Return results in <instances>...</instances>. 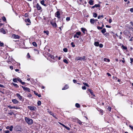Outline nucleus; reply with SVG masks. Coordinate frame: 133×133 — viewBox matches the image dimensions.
<instances>
[{
    "mask_svg": "<svg viewBox=\"0 0 133 133\" xmlns=\"http://www.w3.org/2000/svg\"><path fill=\"white\" fill-rule=\"evenodd\" d=\"M106 32V29L104 28L101 31V32L103 34H104Z\"/></svg>",
    "mask_w": 133,
    "mask_h": 133,
    "instance_id": "5701e85b",
    "label": "nucleus"
},
{
    "mask_svg": "<svg viewBox=\"0 0 133 133\" xmlns=\"http://www.w3.org/2000/svg\"><path fill=\"white\" fill-rule=\"evenodd\" d=\"M4 43L2 42H1V41H0V46H3L4 45Z\"/></svg>",
    "mask_w": 133,
    "mask_h": 133,
    "instance_id": "c03bdc74",
    "label": "nucleus"
},
{
    "mask_svg": "<svg viewBox=\"0 0 133 133\" xmlns=\"http://www.w3.org/2000/svg\"><path fill=\"white\" fill-rule=\"evenodd\" d=\"M0 87L3 88L4 87V86L0 84Z\"/></svg>",
    "mask_w": 133,
    "mask_h": 133,
    "instance_id": "338daca9",
    "label": "nucleus"
},
{
    "mask_svg": "<svg viewBox=\"0 0 133 133\" xmlns=\"http://www.w3.org/2000/svg\"><path fill=\"white\" fill-rule=\"evenodd\" d=\"M101 17L103 18L104 17V16L103 15H99L98 17V18L99 19Z\"/></svg>",
    "mask_w": 133,
    "mask_h": 133,
    "instance_id": "c9c22d12",
    "label": "nucleus"
},
{
    "mask_svg": "<svg viewBox=\"0 0 133 133\" xmlns=\"http://www.w3.org/2000/svg\"><path fill=\"white\" fill-rule=\"evenodd\" d=\"M90 22L91 24H94L95 23V21L94 18H91L90 19Z\"/></svg>",
    "mask_w": 133,
    "mask_h": 133,
    "instance_id": "dca6fc26",
    "label": "nucleus"
},
{
    "mask_svg": "<svg viewBox=\"0 0 133 133\" xmlns=\"http://www.w3.org/2000/svg\"><path fill=\"white\" fill-rule=\"evenodd\" d=\"M93 128H94L95 129V130H97L98 129V128L96 126H94L93 127Z\"/></svg>",
    "mask_w": 133,
    "mask_h": 133,
    "instance_id": "8fccbe9b",
    "label": "nucleus"
},
{
    "mask_svg": "<svg viewBox=\"0 0 133 133\" xmlns=\"http://www.w3.org/2000/svg\"><path fill=\"white\" fill-rule=\"evenodd\" d=\"M44 32L47 35H48L49 34V32L48 31H44Z\"/></svg>",
    "mask_w": 133,
    "mask_h": 133,
    "instance_id": "7c9ffc66",
    "label": "nucleus"
},
{
    "mask_svg": "<svg viewBox=\"0 0 133 133\" xmlns=\"http://www.w3.org/2000/svg\"><path fill=\"white\" fill-rule=\"evenodd\" d=\"M12 102L15 104H17L19 102L16 99H12Z\"/></svg>",
    "mask_w": 133,
    "mask_h": 133,
    "instance_id": "ddd939ff",
    "label": "nucleus"
},
{
    "mask_svg": "<svg viewBox=\"0 0 133 133\" xmlns=\"http://www.w3.org/2000/svg\"><path fill=\"white\" fill-rule=\"evenodd\" d=\"M99 46L101 48H102L103 46V45L102 44H99Z\"/></svg>",
    "mask_w": 133,
    "mask_h": 133,
    "instance_id": "603ef678",
    "label": "nucleus"
},
{
    "mask_svg": "<svg viewBox=\"0 0 133 133\" xmlns=\"http://www.w3.org/2000/svg\"><path fill=\"white\" fill-rule=\"evenodd\" d=\"M18 81H19L21 83L22 81V80L19 78H18Z\"/></svg>",
    "mask_w": 133,
    "mask_h": 133,
    "instance_id": "6e6d98bb",
    "label": "nucleus"
},
{
    "mask_svg": "<svg viewBox=\"0 0 133 133\" xmlns=\"http://www.w3.org/2000/svg\"><path fill=\"white\" fill-rule=\"evenodd\" d=\"M55 16L59 19L60 17V14L59 11H58L55 13Z\"/></svg>",
    "mask_w": 133,
    "mask_h": 133,
    "instance_id": "6e6552de",
    "label": "nucleus"
},
{
    "mask_svg": "<svg viewBox=\"0 0 133 133\" xmlns=\"http://www.w3.org/2000/svg\"><path fill=\"white\" fill-rule=\"evenodd\" d=\"M129 126L133 130V126L130 125Z\"/></svg>",
    "mask_w": 133,
    "mask_h": 133,
    "instance_id": "69168bd1",
    "label": "nucleus"
},
{
    "mask_svg": "<svg viewBox=\"0 0 133 133\" xmlns=\"http://www.w3.org/2000/svg\"><path fill=\"white\" fill-rule=\"evenodd\" d=\"M85 58V56H83V57H77L76 58V60H80L81 61L83 60V61H85L86 60V59Z\"/></svg>",
    "mask_w": 133,
    "mask_h": 133,
    "instance_id": "f03ea898",
    "label": "nucleus"
},
{
    "mask_svg": "<svg viewBox=\"0 0 133 133\" xmlns=\"http://www.w3.org/2000/svg\"><path fill=\"white\" fill-rule=\"evenodd\" d=\"M27 57L28 58H30V55L29 54V53H28L27 54Z\"/></svg>",
    "mask_w": 133,
    "mask_h": 133,
    "instance_id": "052dcab7",
    "label": "nucleus"
},
{
    "mask_svg": "<svg viewBox=\"0 0 133 133\" xmlns=\"http://www.w3.org/2000/svg\"><path fill=\"white\" fill-rule=\"evenodd\" d=\"M27 97L30 98L32 97V95L31 94L29 93Z\"/></svg>",
    "mask_w": 133,
    "mask_h": 133,
    "instance_id": "a19ab883",
    "label": "nucleus"
},
{
    "mask_svg": "<svg viewBox=\"0 0 133 133\" xmlns=\"http://www.w3.org/2000/svg\"><path fill=\"white\" fill-rule=\"evenodd\" d=\"M50 114L51 115H52L56 119H57V118L56 117L55 115H54V113H52V112H50Z\"/></svg>",
    "mask_w": 133,
    "mask_h": 133,
    "instance_id": "a878e982",
    "label": "nucleus"
},
{
    "mask_svg": "<svg viewBox=\"0 0 133 133\" xmlns=\"http://www.w3.org/2000/svg\"><path fill=\"white\" fill-rule=\"evenodd\" d=\"M73 82L74 83H77V81L75 79H73Z\"/></svg>",
    "mask_w": 133,
    "mask_h": 133,
    "instance_id": "e2e57ef3",
    "label": "nucleus"
},
{
    "mask_svg": "<svg viewBox=\"0 0 133 133\" xmlns=\"http://www.w3.org/2000/svg\"><path fill=\"white\" fill-rule=\"evenodd\" d=\"M20 64L19 63H17V67L19 68L20 66Z\"/></svg>",
    "mask_w": 133,
    "mask_h": 133,
    "instance_id": "0e129e2a",
    "label": "nucleus"
},
{
    "mask_svg": "<svg viewBox=\"0 0 133 133\" xmlns=\"http://www.w3.org/2000/svg\"><path fill=\"white\" fill-rule=\"evenodd\" d=\"M44 0H42L41 1V3L42 5L45 6H47V5L46 4H44Z\"/></svg>",
    "mask_w": 133,
    "mask_h": 133,
    "instance_id": "2eb2a0df",
    "label": "nucleus"
},
{
    "mask_svg": "<svg viewBox=\"0 0 133 133\" xmlns=\"http://www.w3.org/2000/svg\"><path fill=\"white\" fill-rule=\"evenodd\" d=\"M37 103L38 105L40 106L41 104V102L40 101H39Z\"/></svg>",
    "mask_w": 133,
    "mask_h": 133,
    "instance_id": "ea45409f",
    "label": "nucleus"
},
{
    "mask_svg": "<svg viewBox=\"0 0 133 133\" xmlns=\"http://www.w3.org/2000/svg\"><path fill=\"white\" fill-rule=\"evenodd\" d=\"M34 93L35 95L38 96L39 97H41V95L40 94H38V93L35 91H34Z\"/></svg>",
    "mask_w": 133,
    "mask_h": 133,
    "instance_id": "4be33fe9",
    "label": "nucleus"
},
{
    "mask_svg": "<svg viewBox=\"0 0 133 133\" xmlns=\"http://www.w3.org/2000/svg\"><path fill=\"white\" fill-rule=\"evenodd\" d=\"M12 37L16 39H19L20 37L18 35L15 34H13L12 35Z\"/></svg>",
    "mask_w": 133,
    "mask_h": 133,
    "instance_id": "423d86ee",
    "label": "nucleus"
},
{
    "mask_svg": "<svg viewBox=\"0 0 133 133\" xmlns=\"http://www.w3.org/2000/svg\"><path fill=\"white\" fill-rule=\"evenodd\" d=\"M94 1L92 0H90L89 1V3L91 5H92L94 4L93 3Z\"/></svg>",
    "mask_w": 133,
    "mask_h": 133,
    "instance_id": "aec40b11",
    "label": "nucleus"
},
{
    "mask_svg": "<svg viewBox=\"0 0 133 133\" xmlns=\"http://www.w3.org/2000/svg\"><path fill=\"white\" fill-rule=\"evenodd\" d=\"M15 130L17 131H21V127L19 126H16L15 128Z\"/></svg>",
    "mask_w": 133,
    "mask_h": 133,
    "instance_id": "1a4fd4ad",
    "label": "nucleus"
},
{
    "mask_svg": "<svg viewBox=\"0 0 133 133\" xmlns=\"http://www.w3.org/2000/svg\"><path fill=\"white\" fill-rule=\"evenodd\" d=\"M28 108L31 111H35L36 109V107L34 106H28Z\"/></svg>",
    "mask_w": 133,
    "mask_h": 133,
    "instance_id": "7ed1b4c3",
    "label": "nucleus"
},
{
    "mask_svg": "<svg viewBox=\"0 0 133 133\" xmlns=\"http://www.w3.org/2000/svg\"><path fill=\"white\" fill-rule=\"evenodd\" d=\"M49 57L52 59H55V57L52 55H50L49 56Z\"/></svg>",
    "mask_w": 133,
    "mask_h": 133,
    "instance_id": "a18cd8bd",
    "label": "nucleus"
},
{
    "mask_svg": "<svg viewBox=\"0 0 133 133\" xmlns=\"http://www.w3.org/2000/svg\"><path fill=\"white\" fill-rule=\"evenodd\" d=\"M18 79V78H14L13 79L12 81L14 82L17 83V82Z\"/></svg>",
    "mask_w": 133,
    "mask_h": 133,
    "instance_id": "b1692460",
    "label": "nucleus"
},
{
    "mask_svg": "<svg viewBox=\"0 0 133 133\" xmlns=\"http://www.w3.org/2000/svg\"><path fill=\"white\" fill-rule=\"evenodd\" d=\"M94 5H95V7H98L99 8L100 7V5L99 4H96Z\"/></svg>",
    "mask_w": 133,
    "mask_h": 133,
    "instance_id": "473e14b6",
    "label": "nucleus"
},
{
    "mask_svg": "<svg viewBox=\"0 0 133 133\" xmlns=\"http://www.w3.org/2000/svg\"><path fill=\"white\" fill-rule=\"evenodd\" d=\"M8 107L10 109H20V108L19 107H15V106L12 107V106H11L10 105L8 106Z\"/></svg>",
    "mask_w": 133,
    "mask_h": 133,
    "instance_id": "9b49d317",
    "label": "nucleus"
},
{
    "mask_svg": "<svg viewBox=\"0 0 133 133\" xmlns=\"http://www.w3.org/2000/svg\"><path fill=\"white\" fill-rule=\"evenodd\" d=\"M83 84L85 86H87V87H89V85L88 84L85 83H83Z\"/></svg>",
    "mask_w": 133,
    "mask_h": 133,
    "instance_id": "37998d69",
    "label": "nucleus"
},
{
    "mask_svg": "<svg viewBox=\"0 0 133 133\" xmlns=\"http://www.w3.org/2000/svg\"><path fill=\"white\" fill-rule=\"evenodd\" d=\"M22 88L23 89V90L25 91H27L29 92H30V89L29 88H27V87H25L21 85Z\"/></svg>",
    "mask_w": 133,
    "mask_h": 133,
    "instance_id": "20e7f679",
    "label": "nucleus"
},
{
    "mask_svg": "<svg viewBox=\"0 0 133 133\" xmlns=\"http://www.w3.org/2000/svg\"><path fill=\"white\" fill-rule=\"evenodd\" d=\"M74 38H79L78 36L76 34H75L74 35Z\"/></svg>",
    "mask_w": 133,
    "mask_h": 133,
    "instance_id": "f704fd0d",
    "label": "nucleus"
},
{
    "mask_svg": "<svg viewBox=\"0 0 133 133\" xmlns=\"http://www.w3.org/2000/svg\"><path fill=\"white\" fill-rule=\"evenodd\" d=\"M36 7L38 10H40L42 9V8L39 5L38 3H37L36 5Z\"/></svg>",
    "mask_w": 133,
    "mask_h": 133,
    "instance_id": "f8f14e48",
    "label": "nucleus"
},
{
    "mask_svg": "<svg viewBox=\"0 0 133 133\" xmlns=\"http://www.w3.org/2000/svg\"><path fill=\"white\" fill-rule=\"evenodd\" d=\"M12 84L14 86V87L16 88H19V86L17 85V84H15L14 83H13Z\"/></svg>",
    "mask_w": 133,
    "mask_h": 133,
    "instance_id": "393cba45",
    "label": "nucleus"
},
{
    "mask_svg": "<svg viewBox=\"0 0 133 133\" xmlns=\"http://www.w3.org/2000/svg\"><path fill=\"white\" fill-rule=\"evenodd\" d=\"M76 34L78 36L80 35L81 34V32L80 31L77 32H76Z\"/></svg>",
    "mask_w": 133,
    "mask_h": 133,
    "instance_id": "58836bf2",
    "label": "nucleus"
},
{
    "mask_svg": "<svg viewBox=\"0 0 133 133\" xmlns=\"http://www.w3.org/2000/svg\"><path fill=\"white\" fill-rule=\"evenodd\" d=\"M97 28L98 30H101L103 29L102 27H100L99 26H97Z\"/></svg>",
    "mask_w": 133,
    "mask_h": 133,
    "instance_id": "3c124183",
    "label": "nucleus"
},
{
    "mask_svg": "<svg viewBox=\"0 0 133 133\" xmlns=\"http://www.w3.org/2000/svg\"><path fill=\"white\" fill-rule=\"evenodd\" d=\"M130 11L131 12H133V8H131L130 9Z\"/></svg>",
    "mask_w": 133,
    "mask_h": 133,
    "instance_id": "774afa93",
    "label": "nucleus"
},
{
    "mask_svg": "<svg viewBox=\"0 0 133 133\" xmlns=\"http://www.w3.org/2000/svg\"><path fill=\"white\" fill-rule=\"evenodd\" d=\"M32 44L34 46L36 47L37 46V45L36 43L35 42H33L32 43Z\"/></svg>",
    "mask_w": 133,
    "mask_h": 133,
    "instance_id": "c756f323",
    "label": "nucleus"
},
{
    "mask_svg": "<svg viewBox=\"0 0 133 133\" xmlns=\"http://www.w3.org/2000/svg\"><path fill=\"white\" fill-rule=\"evenodd\" d=\"M1 32L4 34H5V30L3 29H2L1 30Z\"/></svg>",
    "mask_w": 133,
    "mask_h": 133,
    "instance_id": "de8ad7c7",
    "label": "nucleus"
},
{
    "mask_svg": "<svg viewBox=\"0 0 133 133\" xmlns=\"http://www.w3.org/2000/svg\"><path fill=\"white\" fill-rule=\"evenodd\" d=\"M111 107H109L108 108H107V109L109 111H111Z\"/></svg>",
    "mask_w": 133,
    "mask_h": 133,
    "instance_id": "bf43d9fd",
    "label": "nucleus"
},
{
    "mask_svg": "<svg viewBox=\"0 0 133 133\" xmlns=\"http://www.w3.org/2000/svg\"><path fill=\"white\" fill-rule=\"evenodd\" d=\"M93 17L95 18L97 16V14L96 13H94L93 14Z\"/></svg>",
    "mask_w": 133,
    "mask_h": 133,
    "instance_id": "2f4dec72",
    "label": "nucleus"
},
{
    "mask_svg": "<svg viewBox=\"0 0 133 133\" xmlns=\"http://www.w3.org/2000/svg\"><path fill=\"white\" fill-rule=\"evenodd\" d=\"M70 20V18L69 17H67L66 18V20L67 21H69Z\"/></svg>",
    "mask_w": 133,
    "mask_h": 133,
    "instance_id": "864d4df0",
    "label": "nucleus"
},
{
    "mask_svg": "<svg viewBox=\"0 0 133 133\" xmlns=\"http://www.w3.org/2000/svg\"><path fill=\"white\" fill-rule=\"evenodd\" d=\"M61 125H62L63 127H64L65 125L61 122H58Z\"/></svg>",
    "mask_w": 133,
    "mask_h": 133,
    "instance_id": "4d7b16f0",
    "label": "nucleus"
},
{
    "mask_svg": "<svg viewBox=\"0 0 133 133\" xmlns=\"http://www.w3.org/2000/svg\"><path fill=\"white\" fill-rule=\"evenodd\" d=\"M121 47L124 50H126L127 49V47L124 46V45H123Z\"/></svg>",
    "mask_w": 133,
    "mask_h": 133,
    "instance_id": "cd10ccee",
    "label": "nucleus"
},
{
    "mask_svg": "<svg viewBox=\"0 0 133 133\" xmlns=\"http://www.w3.org/2000/svg\"><path fill=\"white\" fill-rule=\"evenodd\" d=\"M13 126L12 125H11L10 127V128H9V130L10 131H12V129L13 128Z\"/></svg>",
    "mask_w": 133,
    "mask_h": 133,
    "instance_id": "e433bc0d",
    "label": "nucleus"
},
{
    "mask_svg": "<svg viewBox=\"0 0 133 133\" xmlns=\"http://www.w3.org/2000/svg\"><path fill=\"white\" fill-rule=\"evenodd\" d=\"M16 95L19 98L20 100L22 101H24L23 98L22 96H21L18 93Z\"/></svg>",
    "mask_w": 133,
    "mask_h": 133,
    "instance_id": "39448f33",
    "label": "nucleus"
},
{
    "mask_svg": "<svg viewBox=\"0 0 133 133\" xmlns=\"http://www.w3.org/2000/svg\"><path fill=\"white\" fill-rule=\"evenodd\" d=\"M25 21L26 22H28V23H31L30 20L29 18H28L27 19H26L25 20Z\"/></svg>",
    "mask_w": 133,
    "mask_h": 133,
    "instance_id": "6ab92c4d",
    "label": "nucleus"
},
{
    "mask_svg": "<svg viewBox=\"0 0 133 133\" xmlns=\"http://www.w3.org/2000/svg\"><path fill=\"white\" fill-rule=\"evenodd\" d=\"M82 88L83 90H85L86 89L85 86L82 87Z\"/></svg>",
    "mask_w": 133,
    "mask_h": 133,
    "instance_id": "13d9d810",
    "label": "nucleus"
},
{
    "mask_svg": "<svg viewBox=\"0 0 133 133\" xmlns=\"http://www.w3.org/2000/svg\"><path fill=\"white\" fill-rule=\"evenodd\" d=\"M94 45L96 46H98L99 45V42H95L94 43Z\"/></svg>",
    "mask_w": 133,
    "mask_h": 133,
    "instance_id": "412c9836",
    "label": "nucleus"
},
{
    "mask_svg": "<svg viewBox=\"0 0 133 133\" xmlns=\"http://www.w3.org/2000/svg\"><path fill=\"white\" fill-rule=\"evenodd\" d=\"M4 132L5 133H9L10 132L8 130L5 131Z\"/></svg>",
    "mask_w": 133,
    "mask_h": 133,
    "instance_id": "680f3d73",
    "label": "nucleus"
},
{
    "mask_svg": "<svg viewBox=\"0 0 133 133\" xmlns=\"http://www.w3.org/2000/svg\"><path fill=\"white\" fill-rule=\"evenodd\" d=\"M81 30L84 34H85V31H87V29L85 28H81Z\"/></svg>",
    "mask_w": 133,
    "mask_h": 133,
    "instance_id": "4468645a",
    "label": "nucleus"
},
{
    "mask_svg": "<svg viewBox=\"0 0 133 133\" xmlns=\"http://www.w3.org/2000/svg\"><path fill=\"white\" fill-rule=\"evenodd\" d=\"M63 61L64 63H66V64H68V61L66 59H64L63 60Z\"/></svg>",
    "mask_w": 133,
    "mask_h": 133,
    "instance_id": "4c0bfd02",
    "label": "nucleus"
},
{
    "mask_svg": "<svg viewBox=\"0 0 133 133\" xmlns=\"http://www.w3.org/2000/svg\"><path fill=\"white\" fill-rule=\"evenodd\" d=\"M75 106L77 108H79L80 106V105L79 103H76L75 105Z\"/></svg>",
    "mask_w": 133,
    "mask_h": 133,
    "instance_id": "c85d7f7f",
    "label": "nucleus"
},
{
    "mask_svg": "<svg viewBox=\"0 0 133 133\" xmlns=\"http://www.w3.org/2000/svg\"><path fill=\"white\" fill-rule=\"evenodd\" d=\"M63 51L65 52H67L68 51V49L66 48H65L63 49Z\"/></svg>",
    "mask_w": 133,
    "mask_h": 133,
    "instance_id": "72a5a7b5",
    "label": "nucleus"
},
{
    "mask_svg": "<svg viewBox=\"0 0 133 133\" xmlns=\"http://www.w3.org/2000/svg\"><path fill=\"white\" fill-rule=\"evenodd\" d=\"M2 19L4 21H6V18L4 16L2 17Z\"/></svg>",
    "mask_w": 133,
    "mask_h": 133,
    "instance_id": "49530a36",
    "label": "nucleus"
},
{
    "mask_svg": "<svg viewBox=\"0 0 133 133\" xmlns=\"http://www.w3.org/2000/svg\"><path fill=\"white\" fill-rule=\"evenodd\" d=\"M25 119L27 123L31 125L33 123V121L31 119L27 117H25Z\"/></svg>",
    "mask_w": 133,
    "mask_h": 133,
    "instance_id": "f257e3e1",
    "label": "nucleus"
},
{
    "mask_svg": "<svg viewBox=\"0 0 133 133\" xmlns=\"http://www.w3.org/2000/svg\"><path fill=\"white\" fill-rule=\"evenodd\" d=\"M8 114L10 115H12L13 114H14V112H13L12 111H10V112L8 113Z\"/></svg>",
    "mask_w": 133,
    "mask_h": 133,
    "instance_id": "79ce46f5",
    "label": "nucleus"
},
{
    "mask_svg": "<svg viewBox=\"0 0 133 133\" xmlns=\"http://www.w3.org/2000/svg\"><path fill=\"white\" fill-rule=\"evenodd\" d=\"M50 23L52 25L53 27L56 28L57 27V25L55 22H53L52 21L50 22Z\"/></svg>",
    "mask_w": 133,
    "mask_h": 133,
    "instance_id": "0eeeda50",
    "label": "nucleus"
},
{
    "mask_svg": "<svg viewBox=\"0 0 133 133\" xmlns=\"http://www.w3.org/2000/svg\"><path fill=\"white\" fill-rule=\"evenodd\" d=\"M69 86L67 85H65L64 87V88L62 89V90H66L68 89L69 88Z\"/></svg>",
    "mask_w": 133,
    "mask_h": 133,
    "instance_id": "a211bd4d",
    "label": "nucleus"
},
{
    "mask_svg": "<svg viewBox=\"0 0 133 133\" xmlns=\"http://www.w3.org/2000/svg\"><path fill=\"white\" fill-rule=\"evenodd\" d=\"M64 128H66V129H67V130H70V128L67 127V126H66L65 125V127H64Z\"/></svg>",
    "mask_w": 133,
    "mask_h": 133,
    "instance_id": "09e8293b",
    "label": "nucleus"
},
{
    "mask_svg": "<svg viewBox=\"0 0 133 133\" xmlns=\"http://www.w3.org/2000/svg\"><path fill=\"white\" fill-rule=\"evenodd\" d=\"M88 90L90 92V93L94 97H95V94H94L93 92V90H91V89H88Z\"/></svg>",
    "mask_w": 133,
    "mask_h": 133,
    "instance_id": "9d476101",
    "label": "nucleus"
},
{
    "mask_svg": "<svg viewBox=\"0 0 133 133\" xmlns=\"http://www.w3.org/2000/svg\"><path fill=\"white\" fill-rule=\"evenodd\" d=\"M100 114H101V115H102L103 114V110L101 109H99L98 110Z\"/></svg>",
    "mask_w": 133,
    "mask_h": 133,
    "instance_id": "f3484780",
    "label": "nucleus"
},
{
    "mask_svg": "<svg viewBox=\"0 0 133 133\" xmlns=\"http://www.w3.org/2000/svg\"><path fill=\"white\" fill-rule=\"evenodd\" d=\"M71 45H72V47H74L75 46V45L74 44V43L73 42H72L71 43Z\"/></svg>",
    "mask_w": 133,
    "mask_h": 133,
    "instance_id": "5fc2aeb1",
    "label": "nucleus"
},
{
    "mask_svg": "<svg viewBox=\"0 0 133 133\" xmlns=\"http://www.w3.org/2000/svg\"><path fill=\"white\" fill-rule=\"evenodd\" d=\"M77 123L80 125H81L82 123H84V122H82L81 121H80L78 119V120H77Z\"/></svg>",
    "mask_w": 133,
    "mask_h": 133,
    "instance_id": "bb28decb",
    "label": "nucleus"
}]
</instances>
